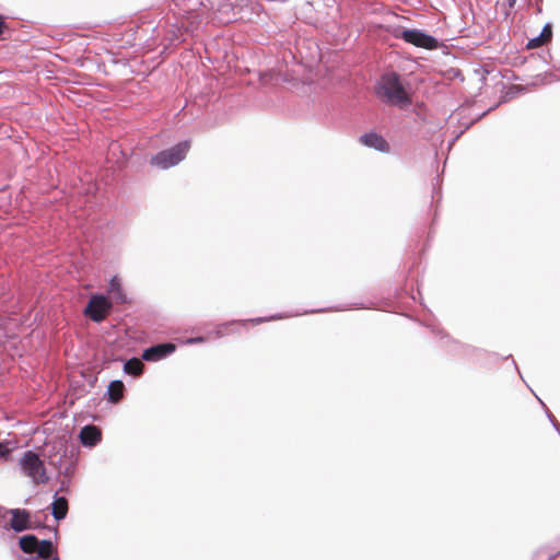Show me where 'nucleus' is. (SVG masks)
I'll return each mask as SVG.
<instances>
[{
	"mask_svg": "<svg viewBox=\"0 0 560 560\" xmlns=\"http://www.w3.org/2000/svg\"><path fill=\"white\" fill-rule=\"evenodd\" d=\"M23 475L31 478L35 483V450H27L19 462Z\"/></svg>",
	"mask_w": 560,
	"mask_h": 560,
	"instance_id": "aec40b11",
	"label": "nucleus"
},
{
	"mask_svg": "<svg viewBox=\"0 0 560 560\" xmlns=\"http://www.w3.org/2000/svg\"><path fill=\"white\" fill-rule=\"evenodd\" d=\"M524 88H521L520 85H512L510 89L505 92V94L502 96V100L500 103H505L516 96V94L520 91H523Z\"/></svg>",
	"mask_w": 560,
	"mask_h": 560,
	"instance_id": "c756f323",
	"label": "nucleus"
},
{
	"mask_svg": "<svg viewBox=\"0 0 560 560\" xmlns=\"http://www.w3.org/2000/svg\"><path fill=\"white\" fill-rule=\"evenodd\" d=\"M441 177L440 175L438 174L433 179H432V200L435 198V196L438 195L439 198H441Z\"/></svg>",
	"mask_w": 560,
	"mask_h": 560,
	"instance_id": "2f4dec72",
	"label": "nucleus"
},
{
	"mask_svg": "<svg viewBox=\"0 0 560 560\" xmlns=\"http://www.w3.org/2000/svg\"><path fill=\"white\" fill-rule=\"evenodd\" d=\"M549 552L546 560H555L560 555V547L558 549L552 548L550 545L539 547L533 555V560H536L539 553Z\"/></svg>",
	"mask_w": 560,
	"mask_h": 560,
	"instance_id": "cd10ccee",
	"label": "nucleus"
},
{
	"mask_svg": "<svg viewBox=\"0 0 560 560\" xmlns=\"http://www.w3.org/2000/svg\"><path fill=\"white\" fill-rule=\"evenodd\" d=\"M37 560H60L58 552H52L48 557L39 558Z\"/></svg>",
	"mask_w": 560,
	"mask_h": 560,
	"instance_id": "e433bc0d",
	"label": "nucleus"
},
{
	"mask_svg": "<svg viewBox=\"0 0 560 560\" xmlns=\"http://www.w3.org/2000/svg\"><path fill=\"white\" fill-rule=\"evenodd\" d=\"M359 142L369 149H373L380 153H390L389 142L376 130H370L359 137Z\"/></svg>",
	"mask_w": 560,
	"mask_h": 560,
	"instance_id": "4468645a",
	"label": "nucleus"
},
{
	"mask_svg": "<svg viewBox=\"0 0 560 560\" xmlns=\"http://www.w3.org/2000/svg\"><path fill=\"white\" fill-rule=\"evenodd\" d=\"M82 234L89 242H108L114 233L115 223L107 219L86 221L82 224Z\"/></svg>",
	"mask_w": 560,
	"mask_h": 560,
	"instance_id": "1a4fd4ad",
	"label": "nucleus"
},
{
	"mask_svg": "<svg viewBox=\"0 0 560 560\" xmlns=\"http://www.w3.org/2000/svg\"><path fill=\"white\" fill-rule=\"evenodd\" d=\"M126 392V386L121 380H113L109 382L103 398L106 399L108 404L117 405L125 398Z\"/></svg>",
	"mask_w": 560,
	"mask_h": 560,
	"instance_id": "a211bd4d",
	"label": "nucleus"
},
{
	"mask_svg": "<svg viewBox=\"0 0 560 560\" xmlns=\"http://www.w3.org/2000/svg\"><path fill=\"white\" fill-rule=\"evenodd\" d=\"M109 307L110 303L104 293H94L84 307V314L92 322L100 324L105 319Z\"/></svg>",
	"mask_w": 560,
	"mask_h": 560,
	"instance_id": "9d476101",
	"label": "nucleus"
},
{
	"mask_svg": "<svg viewBox=\"0 0 560 560\" xmlns=\"http://www.w3.org/2000/svg\"><path fill=\"white\" fill-rule=\"evenodd\" d=\"M10 451L7 443L0 442V459H7L10 456Z\"/></svg>",
	"mask_w": 560,
	"mask_h": 560,
	"instance_id": "c9c22d12",
	"label": "nucleus"
},
{
	"mask_svg": "<svg viewBox=\"0 0 560 560\" xmlns=\"http://www.w3.org/2000/svg\"><path fill=\"white\" fill-rule=\"evenodd\" d=\"M536 3H542L544 0H535Z\"/></svg>",
	"mask_w": 560,
	"mask_h": 560,
	"instance_id": "37998d69",
	"label": "nucleus"
},
{
	"mask_svg": "<svg viewBox=\"0 0 560 560\" xmlns=\"http://www.w3.org/2000/svg\"><path fill=\"white\" fill-rule=\"evenodd\" d=\"M458 137H459V135H457L454 139H452V141L450 142V144L454 143Z\"/></svg>",
	"mask_w": 560,
	"mask_h": 560,
	"instance_id": "79ce46f5",
	"label": "nucleus"
},
{
	"mask_svg": "<svg viewBox=\"0 0 560 560\" xmlns=\"http://www.w3.org/2000/svg\"><path fill=\"white\" fill-rule=\"evenodd\" d=\"M108 292L112 294V299L117 304L127 303V295L122 289L121 279L118 276H113L108 281Z\"/></svg>",
	"mask_w": 560,
	"mask_h": 560,
	"instance_id": "4be33fe9",
	"label": "nucleus"
},
{
	"mask_svg": "<svg viewBox=\"0 0 560 560\" xmlns=\"http://www.w3.org/2000/svg\"><path fill=\"white\" fill-rule=\"evenodd\" d=\"M65 418L62 412L55 411L50 419L37 422V446L48 455L49 465L60 463L67 455L70 434L62 424Z\"/></svg>",
	"mask_w": 560,
	"mask_h": 560,
	"instance_id": "f03ea898",
	"label": "nucleus"
},
{
	"mask_svg": "<svg viewBox=\"0 0 560 560\" xmlns=\"http://www.w3.org/2000/svg\"><path fill=\"white\" fill-rule=\"evenodd\" d=\"M460 355L459 358L465 359L467 361L474 362L475 354L482 353L481 348L474 347L471 345L464 343V347H460Z\"/></svg>",
	"mask_w": 560,
	"mask_h": 560,
	"instance_id": "bb28decb",
	"label": "nucleus"
},
{
	"mask_svg": "<svg viewBox=\"0 0 560 560\" xmlns=\"http://www.w3.org/2000/svg\"><path fill=\"white\" fill-rule=\"evenodd\" d=\"M80 443L88 448H93L102 441V430L94 424H86L79 432Z\"/></svg>",
	"mask_w": 560,
	"mask_h": 560,
	"instance_id": "f3484780",
	"label": "nucleus"
},
{
	"mask_svg": "<svg viewBox=\"0 0 560 560\" xmlns=\"http://www.w3.org/2000/svg\"><path fill=\"white\" fill-rule=\"evenodd\" d=\"M54 538H37V559L48 557L52 552H57Z\"/></svg>",
	"mask_w": 560,
	"mask_h": 560,
	"instance_id": "b1692460",
	"label": "nucleus"
},
{
	"mask_svg": "<svg viewBox=\"0 0 560 560\" xmlns=\"http://www.w3.org/2000/svg\"><path fill=\"white\" fill-rule=\"evenodd\" d=\"M516 1H517V0H506L505 5H506L509 9H513V8L515 7Z\"/></svg>",
	"mask_w": 560,
	"mask_h": 560,
	"instance_id": "ea45409f",
	"label": "nucleus"
},
{
	"mask_svg": "<svg viewBox=\"0 0 560 560\" xmlns=\"http://www.w3.org/2000/svg\"><path fill=\"white\" fill-rule=\"evenodd\" d=\"M39 36H43V30L37 27V51H49L51 48H55L56 39L54 36H45L39 39Z\"/></svg>",
	"mask_w": 560,
	"mask_h": 560,
	"instance_id": "a878e982",
	"label": "nucleus"
},
{
	"mask_svg": "<svg viewBox=\"0 0 560 560\" xmlns=\"http://www.w3.org/2000/svg\"><path fill=\"white\" fill-rule=\"evenodd\" d=\"M190 148V139L180 140L174 145L163 149L158 153L153 154L149 160V164L153 167H158L163 171L168 170L184 161Z\"/></svg>",
	"mask_w": 560,
	"mask_h": 560,
	"instance_id": "0eeeda50",
	"label": "nucleus"
},
{
	"mask_svg": "<svg viewBox=\"0 0 560 560\" xmlns=\"http://www.w3.org/2000/svg\"><path fill=\"white\" fill-rule=\"evenodd\" d=\"M177 12L174 13V22L168 23L167 39L171 46H178L192 36L199 28L202 14L201 8H212L213 0H173Z\"/></svg>",
	"mask_w": 560,
	"mask_h": 560,
	"instance_id": "f257e3e1",
	"label": "nucleus"
},
{
	"mask_svg": "<svg viewBox=\"0 0 560 560\" xmlns=\"http://www.w3.org/2000/svg\"><path fill=\"white\" fill-rule=\"evenodd\" d=\"M432 332L438 337L440 347L446 351L450 355L459 357L460 355V347H464V343L451 338V336L442 328L432 326Z\"/></svg>",
	"mask_w": 560,
	"mask_h": 560,
	"instance_id": "2eb2a0df",
	"label": "nucleus"
},
{
	"mask_svg": "<svg viewBox=\"0 0 560 560\" xmlns=\"http://www.w3.org/2000/svg\"><path fill=\"white\" fill-rule=\"evenodd\" d=\"M113 361L122 362V372L126 375H130L132 377H140L144 372V365L141 362V359L132 357L130 359L115 358Z\"/></svg>",
	"mask_w": 560,
	"mask_h": 560,
	"instance_id": "6ab92c4d",
	"label": "nucleus"
},
{
	"mask_svg": "<svg viewBox=\"0 0 560 560\" xmlns=\"http://www.w3.org/2000/svg\"><path fill=\"white\" fill-rule=\"evenodd\" d=\"M481 352L482 353L475 354V359H474L475 363H480L482 365H486L488 363H495V362H498L501 359H511L515 370L521 375L520 369H518L516 362L514 361L512 354H509L506 357H500L499 353L490 352V351L485 350V349H481Z\"/></svg>",
	"mask_w": 560,
	"mask_h": 560,
	"instance_id": "412c9836",
	"label": "nucleus"
},
{
	"mask_svg": "<svg viewBox=\"0 0 560 560\" xmlns=\"http://www.w3.org/2000/svg\"><path fill=\"white\" fill-rule=\"evenodd\" d=\"M11 551L16 560H35V534L21 536Z\"/></svg>",
	"mask_w": 560,
	"mask_h": 560,
	"instance_id": "ddd939ff",
	"label": "nucleus"
},
{
	"mask_svg": "<svg viewBox=\"0 0 560 560\" xmlns=\"http://www.w3.org/2000/svg\"><path fill=\"white\" fill-rule=\"evenodd\" d=\"M40 62H43V57L37 55V66H36V69H37V83L39 82L40 73L45 72L46 73V79H49L48 73L50 72L48 70H44V68L42 67Z\"/></svg>",
	"mask_w": 560,
	"mask_h": 560,
	"instance_id": "f704fd0d",
	"label": "nucleus"
},
{
	"mask_svg": "<svg viewBox=\"0 0 560 560\" xmlns=\"http://www.w3.org/2000/svg\"><path fill=\"white\" fill-rule=\"evenodd\" d=\"M10 517L4 523V529L22 533L32 527V513L25 509H11Z\"/></svg>",
	"mask_w": 560,
	"mask_h": 560,
	"instance_id": "f8f14e48",
	"label": "nucleus"
},
{
	"mask_svg": "<svg viewBox=\"0 0 560 560\" xmlns=\"http://www.w3.org/2000/svg\"><path fill=\"white\" fill-rule=\"evenodd\" d=\"M51 466L56 469L58 476H63L62 479L60 480V486L56 491H58L59 494L61 492H68L70 488L71 477L75 471V463L71 459H62L60 463H56L55 465Z\"/></svg>",
	"mask_w": 560,
	"mask_h": 560,
	"instance_id": "dca6fc26",
	"label": "nucleus"
},
{
	"mask_svg": "<svg viewBox=\"0 0 560 560\" xmlns=\"http://www.w3.org/2000/svg\"><path fill=\"white\" fill-rule=\"evenodd\" d=\"M552 38V24L550 22L545 23L542 26L540 33L535 36L534 38H530L526 45L527 48H535L539 45L544 44L545 42L551 40Z\"/></svg>",
	"mask_w": 560,
	"mask_h": 560,
	"instance_id": "5701e85b",
	"label": "nucleus"
},
{
	"mask_svg": "<svg viewBox=\"0 0 560 560\" xmlns=\"http://www.w3.org/2000/svg\"><path fill=\"white\" fill-rule=\"evenodd\" d=\"M48 463V455L42 454L39 446H37V485L46 483L49 480L45 463Z\"/></svg>",
	"mask_w": 560,
	"mask_h": 560,
	"instance_id": "393cba45",
	"label": "nucleus"
},
{
	"mask_svg": "<svg viewBox=\"0 0 560 560\" xmlns=\"http://www.w3.org/2000/svg\"><path fill=\"white\" fill-rule=\"evenodd\" d=\"M383 30L396 39H401L405 43L418 48L427 50H436L444 46L443 42L438 37L429 34L424 30L408 28L400 24L384 25Z\"/></svg>",
	"mask_w": 560,
	"mask_h": 560,
	"instance_id": "423d86ee",
	"label": "nucleus"
},
{
	"mask_svg": "<svg viewBox=\"0 0 560 560\" xmlns=\"http://www.w3.org/2000/svg\"><path fill=\"white\" fill-rule=\"evenodd\" d=\"M68 511L69 502L67 497L55 491L50 504L43 511L37 510V534L49 532L57 539L59 523L67 517Z\"/></svg>",
	"mask_w": 560,
	"mask_h": 560,
	"instance_id": "39448f33",
	"label": "nucleus"
},
{
	"mask_svg": "<svg viewBox=\"0 0 560 560\" xmlns=\"http://www.w3.org/2000/svg\"><path fill=\"white\" fill-rule=\"evenodd\" d=\"M540 405L542 406V408L545 409V413H546V417L547 419L549 420V422L551 423V425L553 427V429L557 431V432H560V423L558 422V420L555 418V416L552 415V412L548 409V407L545 405V402L542 400H540Z\"/></svg>",
	"mask_w": 560,
	"mask_h": 560,
	"instance_id": "7c9ffc66",
	"label": "nucleus"
},
{
	"mask_svg": "<svg viewBox=\"0 0 560 560\" xmlns=\"http://www.w3.org/2000/svg\"><path fill=\"white\" fill-rule=\"evenodd\" d=\"M262 9V5L255 0H223L218 8L222 14H231L235 20L245 21H250Z\"/></svg>",
	"mask_w": 560,
	"mask_h": 560,
	"instance_id": "6e6552de",
	"label": "nucleus"
},
{
	"mask_svg": "<svg viewBox=\"0 0 560 560\" xmlns=\"http://www.w3.org/2000/svg\"><path fill=\"white\" fill-rule=\"evenodd\" d=\"M211 338L208 335H200V336H194V337H185L179 339V345L182 346H192L198 343H205L209 341Z\"/></svg>",
	"mask_w": 560,
	"mask_h": 560,
	"instance_id": "c85d7f7f",
	"label": "nucleus"
},
{
	"mask_svg": "<svg viewBox=\"0 0 560 560\" xmlns=\"http://www.w3.org/2000/svg\"><path fill=\"white\" fill-rule=\"evenodd\" d=\"M5 28H7L5 21H4L3 16L0 14V37L2 36Z\"/></svg>",
	"mask_w": 560,
	"mask_h": 560,
	"instance_id": "4c0bfd02",
	"label": "nucleus"
},
{
	"mask_svg": "<svg viewBox=\"0 0 560 560\" xmlns=\"http://www.w3.org/2000/svg\"><path fill=\"white\" fill-rule=\"evenodd\" d=\"M500 103L489 107L487 110L482 112L481 114H478L476 116V118H474L469 124L466 125L465 129H468L474 122H477L479 121L480 119H482L486 115H488L490 112H492L493 109H495L498 107Z\"/></svg>",
	"mask_w": 560,
	"mask_h": 560,
	"instance_id": "473e14b6",
	"label": "nucleus"
},
{
	"mask_svg": "<svg viewBox=\"0 0 560 560\" xmlns=\"http://www.w3.org/2000/svg\"><path fill=\"white\" fill-rule=\"evenodd\" d=\"M347 307L338 305V306H330V307H324V308H317V310H305L301 313H276L270 316H260L255 318H248V319H232L228 322H223L219 324L214 330L209 332L210 338H222L229 334H240L241 329H246L249 324L252 325H259L262 323L271 322V320H278L288 318L290 316H299V315H306V314H315V313H324V312H341L346 311Z\"/></svg>",
	"mask_w": 560,
	"mask_h": 560,
	"instance_id": "20e7f679",
	"label": "nucleus"
},
{
	"mask_svg": "<svg viewBox=\"0 0 560 560\" xmlns=\"http://www.w3.org/2000/svg\"><path fill=\"white\" fill-rule=\"evenodd\" d=\"M10 510L11 509H7V508L0 505V526H2L3 528H4V523L8 522L9 517L11 515Z\"/></svg>",
	"mask_w": 560,
	"mask_h": 560,
	"instance_id": "72a5a7b5",
	"label": "nucleus"
},
{
	"mask_svg": "<svg viewBox=\"0 0 560 560\" xmlns=\"http://www.w3.org/2000/svg\"><path fill=\"white\" fill-rule=\"evenodd\" d=\"M536 13L537 14L542 13V3H536Z\"/></svg>",
	"mask_w": 560,
	"mask_h": 560,
	"instance_id": "a19ab883",
	"label": "nucleus"
},
{
	"mask_svg": "<svg viewBox=\"0 0 560 560\" xmlns=\"http://www.w3.org/2000/svg\"><path fill=\"white\" fill-rule=\"evenodd\" d=\"M353 308H355V310H366V308H369V305H366L365 303H354L353 304Z\"/></svg>",
	"mask_w": 560,
	"mask_h": 560,
	"instance_id": "58836bf2",
	"label": "nucleus"
},
{
	"mask_svg": "<svg viewBox=\"0 0 560 560\" xmlns=\"http://www.w3.org/2000/svg\"><path fill=\"white\" fill-rule=\"evenodd\" d=\"M176 349V343L172 341L153 343L142 350L141 360L145 362H159L171 357Z\"/></svg>",
	"mask_w": 560,
	"mask_h": 560,
	"instance_id": "9b49d317",
	"label": "nucleus"
},
{
	"mask_svg": "<svg viewBox=\"0 0 560 560\" xmlns=\"http://www.w3.org/2000/svg\"><path fill=\"white\" fill-rule=\"evenodd\" d=\"M373 92L382 103L388 106L406 109L412 104L409 83L395 70L383 72L376 80Z\"/></svg>",
	"mask_w": 560,
	"mask_h": 560,
	"instance_id": "7ed1b4c3",
	"label": "nucleus"
}]
</instances>
